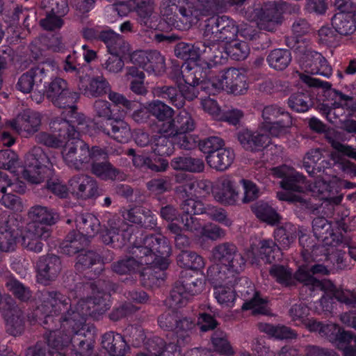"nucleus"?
Masks as SVG:
<instances>
[{"mask_svg": "<svg viewBox=\"0 0 356 356\" xmlns=\"http://www.w3.org/2000/svg\"><path fill=\"white\" fill-rule=\"evenodd\" d=\"M147 109L158 120L156 125L158 133L161 134V125L171 120L174 115V110L160 100H154L148 104Z\"/></svg>", "mask_w": 356, "mask_h": 356, "instance_id": "obj_40", "label": "nucleus"}, {"mask_svg": "<svg viewBox=\"0 0 356 356\" xmlns=\"http://www.w3.org/2000/svg\"><path fill=\"white\" fill-rule=\"evenodd\" d=\"M104 156L91 158L90 166L91 172L102 180H115L120 178V172L108 161V154L102 149Z\"/></svg>", "mask_w": 356, "mask_h": 356, "instance_id": "obj_26", "label": "nucleus"}, {"mask_svg": "<svg viewBox=\"0 0 356 356\" xmlns=\"http://www.w3.org/2000/svg\"><path fill=\"white\" fill-rule=\"evenodd\" d=\"M100 284L99 281L97 284L90 282L83 284L82 291H80L83 297L78 300H71L67 297L70 307L56 320L61 325L65 336L70 337V344H72L76 355L90 356L92 352L95 327L86 323L87 318H98L110 307L107 302L110 294L100 291L98 289Z\"/></svg>", "mask_w": 356, "mask_h": 356, "instance_id": "obj_1", "label": "nucleus"}, {"mask_svg": "<svg viewBox=\"0 0 356 356\" xmlns=\"http://www.w3.org/2000/svg\"><path fill=\"white\" fill-rule=\"evenodd\" d=\"M314 236L326 245H334L339 241V236L334 232L332 224L323 217H317L312 221Z\"/></svg>", "mask_w": 356, "mask_h": 356, "instance_id": "obj_33", "label": "nucleus"}, {"mask_svg": "<svg viewBox=\"0 0 356 356\" xmlns=\"http://www.w3.org/2000/svg\"><path fill=\"white\" fill-rule=\"evenodd\" d=\"M52 165L44 150L33 147L25 156L22 177L31 184H38L51 174Z\"/></svg>", "mask_w": 356, "mask_h": 356, "instance_id": "obj_9", "label": "nucleus"}, {"mask_svg": "<svg viewBox=\"0 0 356 356\" xmlns=\"http://www.w3.org/2000/svg\"><path fill=\"white\" fill-rule=\"evenodd\" d=\"M220 16L213 15L205 21L204 41L206 43L220 42Z\"/></svg>", "mask_w": 356, "mask_h": 356, "instance_id": "obj_52", "label": "nucleus"}, {"mask_svg": "<svg viewBox=\"0 0 356 356\" xmlns=\"http://www.w3.org/2000/svg\"><path fill=\"white\" fill-rule=\"evenodd\" d=\"M196 123L192 115L182 110L172 118L171 120L162 124L161 134L175 137L179 134H189L195 130Z\"/></svg>", "mask_w": 356, "mask_h": 356, "instance_id": "obj_23", "label": "nucleus"}, {"mask_svg": "<svg viewBox=\"0 0 356 356\" xmlns=\"http://www.w3.org/2000/svg\"><path fill=\"white\" fill-rule=\"evenodd\" d=\"M196 327L195 321L189 318H183L178 320L174 329L177 337V345L175 346L180 348L181 346L191 341V336L193 333Z\"/></svg>", "mask_w": 356, "mask_h": 356, "instance_id": "obj_43", "label": "nucleus"}, {"mask_svg": "<svg viewBox=\"0 0 356 356\" xmlns=\"http://www.w3.org/2000/svg\"><path fill=\"white\" fill-rule=\"evenodd\" d=\"M207 279L213 286V295L218 303L223 307H233L237 296L234 287L238 276H235L234 282H229L227 275L220 274L216 267L210 270Z\"/></svg>", "mask_w": 356, "mask_h": 356, "instance_id": "obj_11", "label": "nucleus"}, {"mask_svg": "<svg viewBox=\"0 0 356 356\" xmlns=\"http://www.w3.org/2000/svg\"><path fill=\"white\" fill-rule=\"evenodd\" d=\"M108 223L109 227L102 236L103 242L106 244L114 243L119 241L121 237L122 245H126L125 238L129 235L132 227H129L123 220L117 216L109 219Z\"/></svg>", "mask_w": 356, "mask_h": 356, "instance_id": "obj_29", "label": "nucleus"}, {"mask_svg": "<svg viewBox=\"0 0 356 356\" xmlns=\"http://www.w3.org/2000/svg\"><path fill=\"white\" fill-rule=\"evenodd\" d=\"M69 190L78 198L83 200L95 197L97 193V183L94 178L86 175L72 177L68 181Z\"/></svg>", "mask_w": 356, "mask_h": 356, "instance_id": "obj_24", "label": "nucleus"}, {"mask_svg": "<svg viewBox=\"0 0 356 356\" xmlns=\"http://www.w3.org/2000/svg\"><path fill=\"white\" fill-rule=\"evenodd\" d=\"M335 163L334 154L321 148L309 149L303 158V167L311 175L330 168Z\"/></svg>", "mask_w": 356, "mask_h": 356, "instance_id": "obj_20", "label": "nucleus"}, {"mask_svg": "<svg viewBox=\"0 0 356 356\" xmlns=\"http://www.w3.org/2000/svg\"><path fill=\"white\" fill-rule=\"evenodd\" d=\"M350 332L344 330L338 324L326 323L323 326L321 330V337L326 338L336 348L341 346V341Z\"/></svg>", "mask_w": 356, "mask_h": 356, "instance_id": "obj_49", "label": "nucleus"}, {"mask_svg": "<svg viewBox=\"0 0 356 356\" xmlns=\"http://www.w3.org/2000/svg\"><path fill=\"white\" fill-rule=\"evenodd\" d=\"M204 47L200 53V58L205 62L204 65L208 69L218 64H224L227 59L225 47L219 42L206 43L203 42Z\"/></svg>", "mask_w": 356, "mask_h": 356, "instance_id": "obj_31", "label": "nucleus"}, {"mask_svg": "<svg viewBox=\"0 0 356 356\" xmlns=\"http://www.w3.org/2000/svg\"><path fill=\"white\" fill-rule=\"evenodd\" d=\"M270 275L275 280L284 286L294 284L293 273L291 269L282 265H273L269 270Z\"/></svg>", "mask_w": 356, "mask_h": 356, "instance_id": "obj_60", "label": "nucleus"}, {"mask_svg": "<svg viewBox=\"0 0 356 356\" xmlns=\"http://www.w3.org/2000/svg\"><path fill=\"white\" fill-rule=\"evenodd\" d=\"M211 261L213 264L208 268L207 275L213 268L227 275L229 282H234L235 276L244 270L245 259L232 243L225 242L216 245L211 250Z\"/></svg>", "mask_w": 356, "mask_h": 356, "instance_id": "obj_6", "label": "nucleus"}, {"mask_svg": "<svg viewBox=\"0 0 356 356\" xmlns=\"http://www.w3.org/2000/svg\"><path fill=\"white\" fill-rule=\"evenodd\" d=\"M298 227L291 222H286L274 232L275 240L283 248H288L297 237Z\"/></svg>", "mask_w": 356, "mask_h": 356, "instance_id": "obj_44", "label": "nucleus"}, {"mask_svg": "<svg viewBox=\"0 0 356 356\" xmlns=\"http://www.w3.org/2000/svg\"><path fill=\"white\" fill-rule=\"evenodd\" d=\"M78 86L79 90L88 97H99L111 90L109 83L102 75L92 78L80 76Z\"/></svg>", "mask_w": 356, "mask_h": 356, "instance_id": "obj_27", "label": "nucleus"}, {"mask_svg": "<svg viewBox=\"0 0 356 356\" xmlns=\"http://www.w3.org/2000/svg\"><path fill=\"white\" fill-rule=\"evenodd\" d=\"M170 136H155L153 142L151 143L152 152L159 156H168L173 154L175 147L173 142L170 139Z\"/></svg>", "mask_w": 356, "mask_h": 356, "instance_id": "obj_53", "label": "nucleus"}, {"mask_svg": "<svg viewBox=\"0 0 356 356\" xmlns=\"http://www.w3.org/2000/svg\"><path fill=\"white\" fill-rule=\"evenodd\" d=\"M51 236V229L45 226L34 223L28 224L22 236V245L28 250L40 253L42 251L44 244Z\"/></svg>", "mask_w": 356, "mask_h": 356, "instance_id": "obj_22", "label": "nucleus"}, {"mask_svg": "<svg viewBox=\"0 0 356 356\" xmlns=\"http://www.w3.org/2000/svg\"><path fill=\"white\" fill-rule=\"evenodd\" d=\"M54 133V131H53ZM58 136L54 134L42 131L38 134L35 137V142L51 148H58L63 146L64 139L67 138V134L61 135L58 132Z\"/></svg>", "mask_w": 356, "mask_h": 356, "instance_id": "obj_63", "label": "nucleus"}, {"mask_svg": "<svg viewBox=\"0 0 356 356\" xmlns=\"http://www.w3.org/2000/svg\"><path fill=\"white\" fill-rule=\"evenodd\" d=\"M280 186L285 191L278 192L277 197L280 200L289 202H300L307 205L303 193L307 187L305 177L296 170L280 181Z\"/></svg>", "mask_w": 356, "mask_h": 356, "instance_id": "obj_14", "label": "nucleus"}, {"mask_svg": "<svg viewBox=\"0 0 356 356\" xmlns=\"http://www.w3.org/2000/svg\"><path fill=\"white\" fill-rule=\"evenodd\" d=\"M235 158L234 151L230 148H222L207 155V164L217 171H225L232 164Z\"/></svg>", "mask_w": 356, "mask_h": 356, "instance_id": "obj_35", "label": "nucleus"}, {"mask_svg": "<svg viewBox=\"0 0 356 356\" xmlns=\"http://www.w3.org/2000/svg\"><path fill=\"white\" fill-rule=\"evenodd\" d=\"M170 165L174 170L193 173L203 172L205 167L202 159L188 156L175 157L171 161Z\"/></svg>", "mask_w": 356, "mask_h": 356, "instance_id": "obj_39", "label": "nucleus"}, {"mask_svg": "<svg viewBox=\"0 0 356 356\" xmlns=\"http://www.w3.org/2000/svg\"><path fill=\"white\" fill-rule=\"evenodd\" d=\"M17 234L8 225L7 220L0 225V250L4 252L14 250L16 245Z\"/></svg>", "mask_w": 356, "mask_h": 356, "instance_id": "obj_55", "label": "nucleus"}, {"mask_svg": "<svg viewBox=\"0 0 356 356\" xmlns=\"http://www.w3.org/2000/svg\"><path fill=\"white\" fill-rule=\"evenodd\" d=\"M238 139L241 145L247 150L257 152L265 148L270 142L268 135L250 130H244L238 133Z\"/></svg>", "mask_w": 356, "mask_h": 356, "instance_id": "obj_34", "label": "nucleus"}, {"mask_svg": "<svg viewBox=\"0 0 356 356\" xmlns=\"http://www.w3.org/2000/svg\"><path fill=\"white\" fill-rule=\"evenodd\" d=\"M291 61V52L284 49H275L271 51L267 57L269 66L276 70L286 69Z\"/></svg>", "mask_w": 356, "mask_h": 356, "instance_id": "obj_47", "label": "nucleus"}, {"mask_svg": "<svg viewBox=\"0 0 356 356\" xmlns=\"http://www.w3.org/2000/svg\"><path fill=\"white\" fill-rule=\"evenodd\" d=\"M41 123V114L27 109L20 113L16 118L7 121L6 125L17 134H26L25 136L27 137L35 134L40 129Z\"/></svg>", "mask_w": 356, "mask_h": 356, "instance_id": "obj_19", "label": "nucleus"}, {"mask_svg": "<svg viewBox=\"0 0 356 356\" xmlns=\"http://www.w3.org/2000/svg\"><path fill=\"white\" fill-rule=\"evenodd\" d=\"M239 31L238 26L236 22L226 15L220 16V42L226 43L234 40Z\"/></svg>", "mask_w": 356, "mask_h": 356, "instance_id": "obj_54", "label": "nucleus"}, {"mask_svg": "<svg viewBox=\"0 0 356 356\" xmlns=\"http://www.w3.org/2000/svg\"><path fill=\"white\" fill-rule=\"evenodd\" d=\"M300 11L298 3H289L285 1L270 3L261 9L257 26L261 30L273 31L282 22V13H297Z\"/></svg>", "mask_w": 356, "mask_h": 356, "instance_id": "obj_13", "label": "nucleus"}, {"mask_svg": "<svg viewBox=\"0 0 356 356\" xmlns=\"http://www.w3.org/2000/svg\"><path fill=\"white\" fill-rule=\"evenodd\" d=\"M261 118L259 129L273 137L288 134L293 124L291 114L277 104L266 106L262 110Z\"/></svg>", "mask_w": 356, "mask_h": 356, "instance_id": "obj_8", "label": "nucleus"}, {"mask_svg": "<svg viewBox=\"0 0 356 356\" xmlns=\"http://www.w3.org/2000/svg\"><path fill=\"white\" fill-rule=\"evenodd\" d=\"M28 217L33 221L31 223L51 226L56 222L58 216L53 209L37 204L29 209Z\"/></svg>", "mask_w": 356, "mask_h": 356, "instance_id": "obj_36", "label": "nucleus"}, {"mask_svg": "<svg viewBox=\"0 0 356 356\" xmlns=\"http://www.w3.org/2000/svg\"><path fill=\"white\" fill-rule=\"evenodd\" d=\"M145 345L147 351V353H145L147 356H160L163 353L165 348H166L168 351H170V350H172L174 347L175 348V345L172 343H169L165 346L163 339L157 337L148 339L145 343Z\"/></svg>", "mask_w": 356, "mask_h": 356, "instance_id": "obj_64", "label": "nucleus"}, {"mask_svg": "<svg viewBox=\"0 0 356 356\" xmlns=\"http://www.w3.org/2000/svg\"><path fill=\"white\" fill-rule=\"evenodd\" d=\"M183 67L181 74L185 85L179 88L180 92L184 97V101L186 99L193 100L198 95L196 86L203 84L207 76V72L206 70H203L204 67H201L198 65L191 67L188 64Z\"/></svg>", "mask_w": 356, "mask_h": 356, "instance_id": "obj_16", "label": "nucleus"}, {"mask_svg": "<svg viewBox=\"0 0 356 356\" xmlns=\"http://www.w3.org/2000/svg\"><path fill=\"white\" fill-rule=\"evenodd\" d=\"M124 220L146 229H153L156 225V218L152 211L143 207H135L122 214Z\"/></svg>", "mask_w": 356, "mask_h": 356, "instance_id": "obj_30", "label": "nucleus"}, {"mask_svg": "<svg viewBox=\"0 0 356 356\" xmlns=\"http://www.w3.org/2000/svg\"><path fill=\"white\" fill-rule=\"evenodd\" d=\"M336 99L327 112V118L332 119V115H336L338 110H347L350 112L356 111V101L353 97L337 92Z\"/></svg>", "mask_w": 356, "mask_h": 356, "instance_id": "obj_50", "label": "nucleus"}, {"mask_svg": "<svg viewBox=\"0 0 356 356\" xmlns=\"http://www.w3.org/2000/svg\"><path fill=\"white\" fill-rule=\"evenodd\" d=\"M213 195L215 200L220 204H234L238 199L239 192L233 176L226 175L218 179L213 188Z\"/></svg>", "mask_w": 356, "mask_h": 356, "instance_id": "obj_21", "label": "nucleus"}, {"mask_svg": "<svg viewBox=\"0 0 356 356\" xmlns=\"http://www.w3.org/2000/svg\"><path fill=\"white\" fill-rule=\"evenodd\" d=\"M36 280L44 286H49L55 282L61 273L62 261L55 254L40 257L36 262Z\"/></svg>", "mask_w": 356, "mask_h": 356, "instance_id": "obj_15", "label": "nucleus"}, {"mask_svg": "<svg viewBox=\"0 0 356 356\" xmlns=\"http://www.w3.org/2000/svg\"><path fill=\"white\" fill-rule=\"evenodd\" d=\"M334 184L327 182L321 179H318L311 186L310 190L314 195L318 197L321 200H325L334 204H339L343 197L341 195L332 196Z\"/></svg>", "mask_w": 356, "mask_h": 356, "instance_id": "obj_42", "label": "nucleus"}, {"mask_svg": "<svg viewBox=\"0 0 356 356\" xmlns=\"http://www.w3.org/2000/svg\"><path fill=\"white\" fill-rule=\"evenodd\" d=\"M204 286L202 278L183 275L181 280L175 284L170 292L166 304L170 307L178 309L186 305L191 297L202 292Z\"/></svg>", "mask_w": 356, "mask_h": 356, "instance_id": "obj_10", "label": "nucleus"}, {"mask_svg": "<svg viewBox=\"0 0 356 356\" xmlns=\"http://www.w3.org/2000/svg\"><path fill=\"white\" fill-rule=\"evenodd\" d=\"M74 221L76 228L79 229L77 233L82 234L86 238L95 236L99 229V220L91 213L79 214L76 216Z\"/></svg>", "mask_w": 356, "mask_h": 356, "instance_id": "obj_38", "label": "nucleus"}, {"mask_svg": "<svg viewBox=\"0 0 356 356\" xmlns=\"http://www.w3.org/2000/svg\"><path fill=\"white\" fill-rule=\"evenodd\" d=\"M145 70L149 73L159 74L165 70L164 57L158 51H148Z\"/></svg>", "mask_w": 356, "mask_h": 356, "instance_id": "obj_61", "label": "nucleus"}, {"mask_svg": "<svg viewBox=\"0 0 356 356\" xmlns=\"http://www.w3.org/2000/svg\"><path fill=\"white\" fill-rule=\"evenodd\" d=\"M300 56V64L307 73L318 74L326 78H330L332 74V67L323 55L311 49H306L304 51L298 50Z\"/></svg>", "mask_w": 356, "mask_h": 356, "instance_id": "obj_17", "label": "nucleus"}, {"mask_svg": "<svg viewBox=\"0 0 356 356\" xmlns=\"http://www.w3.org/2000/svg\"><path fill=\"white\" fill-rule=\"evenodd\" d=\"M102 344L111 356H124L130 350L124 337L111 331L102 336Z\"/></svg>", "mask_w": 356, "mask_h": 356, "instance_id": "obj_32", "label": "nucleus"}, {"mask_svg": "<svg viewBox=\"0 0 356 356\" xmlns=\"http://www.w3.org/2000/svg\"><path fill=\"white\" fill-rule=\"evenodd\" d=\"M196 2L188 0H163L161 3V14L171 27L186 30L199 22Z\"/></svg>", "mask_w": 356, "mask_h": 356, "instance_id": "obj_5", "label": "nucleus"}, {"mask_svg": "<svg viewBox=\"0 0 356 356\" xmlns=\"http://www.w3.org/2000/svg\"><path fill=\"white\" fill-rule=\"evenodd\" d=\"M101 257L95 252L81 250L77 257L75 267L77 270L83 271L90 268L94 264H99V270L102 271L103 270V264L101 263Z\"/></svg>", "mask_w": 356, "mask_h": 356, "instance_id": "obj_58", "label": "nucleus"}, {"mask_svg": "<svg viewBox=\"0 0 356 356\" xmlns=\"http://www.w3.org/2000/svg\"><path fill=\"white\" fill-rule=\"evenodd\" d=\"M258 328L261 332L266 333L269 337L277 339H287L296 337V333L285 325H274L273 324L260 323L258 324Z\"/></svg>", "mask_w": 356, "mask_h": 356, "instance_id": "obj_46", "label": "nucleus"}, {"mask_svg": "<svg viewBox=\"0 0 356 356\" xmlns=\"http://www.w3.org/2000/svg\"><path fill=\"white\" fill-rule=\"evenodd\" d=\"M207 84L216 91L222 90L236 95L244 94L248 88L245 75L236 68L220 72L215 77L210 78Z\"/></svg>", "mask_w": 356, "mask_h": 356, "instance_id": "obj_12", "label": "nucleus"}, {"mask_svg": "<svg viewBox=\"0 0 356 356\" xmlns=\"http://www.w3.org/2000/svg\"><path fill=\"white\" fill-rule=\"evenodd\" d=\"M204 47L202 41L196 42L194 44L179 42L175 49V54L177 57L183 60H196L200 58V53Z\"/></svg>", "mask_w": 356, "mask_h": 356, "instance_id": "obj_45", "label": "nucleus"}, {"mask_svg": "<svg viewBox=\"0 0 356 356\" xmlns=\"http://www.w3.org/2000/svg\"><path fill=\"white\" fill-rule=\"evenodd\" d=\"M128 241L134 245L131 250L134 257L113 263V272L120 275L140 272L143 276L145 270L159 268L164 270L168 268L172 248L165 236L161 234L146 236L143 238L142 244L136 243L133 236H130Z\"/></svg>", "mask_w": 356, "mask_h": 356, "instance_id": "obj_2", "label": "nucleus"}, {"mask_svg": "<svg viewBox=\"0 0 356 356\" xmlns=\"http://www.w3.org/2000/svg\"><path fill=\"white\" fill-rule=\"evenodd\" d=\"M88 238L76 231L70 232L65 239L60 243V252L69 256L75 254L83 250L88 245Z\"/></svg>", "mask_w": 356, "mask_h": 356, "instance_id": "obj_37", "label": "nucleus"}, {"mask_svg": "<svg viewBox=\"0 0 356 356\" xmlns=\"http://www.w3.org/2000/svg\"><path fill=\"white\" fill-rule=\"evenodd\" d=\"M332 25L341 35L353 34L356 30L353 15L349 13L339 12L332 18Z\"/></svg>", "mask_w": 356, "mask_h": 356, "instance_id": "obj_41", "label": "nucleus"}, {"mask_svg": "<svg viewBox=\"0 0 356 356\" xmlns=\"http://www.w3.org/2000/svg\"><path fill=\"white\" fill-rule=\"evenodd\" d=\"M211 341L214 350L221 354L232 355L234 351L228 341L227 334L222 330L215 331L211 337Z\"/></svg>", "mask_w": 356, "mask_h": 356, "instance_id": "obj_57", "label": "nucleus"}, {"mask_svg": "<svg viewBox=\"0 0 356 356\" xmlns=\"http://www.w3.org/2000/svg\"><path fill=\"white\" fill-rule=\"evenodd\" d=\"M252 209L259 220L269 225H274L280 220V215L266 203L258 202L252 207Z\"/></svg>", "mask_w": 356, "mask_h": 356, "instance_id": "obj_51", "label": "nucleus"}, {"mask_svg": "<svg viewBox=\"0 0 356 356\" xmlns=\"http://www.w3.org/2000/svg\"><path fill=\"white\" fill-rule=\"evenodd\" d=\"M46 95L55 106L65 110L59 118L74 119L75 116H84L76 111L75 104L79 98V93L70 90L65 80L61 78L53 79L46 88Z\"/></svg>", "mask_w": 356, "mask_h": 356, "instance_id": "obj_7", "label": "nucleus"}, {"mask_svg": "<svg viewBox=\"0 0 356 356\" xmlns=\"http://www.w3.org/2000/svg\"><path fill=\"white\" fill-rule=\"evenodd\" d=\"M50 65L51 63H46ZM44 64L32 67L22 74L18 79L16 88L23 93H29L32 90H38V88L43 79L47 76L48 70L45 69Z\"/></svg>", "mask_w": 356, "mask_h": 356, "instance_id": "obj_25", "label": "nucleus"}, {"mask_svg": "<svg viewBox=\"0 0 356 356\" xmlns=\"http://www.w3.org/2000/svg\"><path fill=\"white\" fill-rule=\"evenodd\" d=\"M177 264L182 268L192 270H199L204 266L203 258L191 251H182L177 256Z\"/></svg>", "mask_w": 356, "mask_h": 356, "instance_id": "obj_56", "label": "nucleus"}, {"mask_svg": "<svg viewBox=\"0 0 356 356\" xmlns=\"http://www.w3.org/2000/svg\"><path fill=\"white\" fill-rule=\"evenodd\" d=\"M7 332L13 336L22 333L24 327V314L15 300L8 297L1 307Z\"/></svg>", "mask_w": 356, "mask_h": 356, "instance_id": "obj_18", "label": "nucleus"}, {"mask_svg": "<svg viewBox=\"0 0 356 356\" xmlns=\"http://www.w3.org/2000/svg\"><path fill=\"white\" fill-rule=\"evenodd\" d=\"M99 130L116 141L125 143L131 137V128L128 123L120 118L111 119L101 126Z\"/></svg>", "mask_w": 356, "mask_h": 356, "instance_id": "obj_28", "label": "nucleus"}, {"mask_svg": "<svg viewBox=\"0 0 356 356\" xmlns=\"http://www.w3.org/2000/svg\"><path fill=\"white\" fill-rule=\"evenodd\" d=\"M225 47L227 57L229 56L236 60H244L249 54V47L248 44L243 41L234 40L228 42Z\"/></svg>", "mask_w": 356, "mask_h": 356, "instance_id": "obj_62", "label": "nucleus"}, {"mask_svg": "<svg viewBox=\"0 0 356 356\" xmlns=\"http://www.w3.org/2000/svg\"><path fill=\"white\" fill-rule=\"evenodd\" d=\"M154 91L159 97L166 99L177 108H182L184 105V97L180 92V89L176 87L164 86L157 87Z\"/></svg>", "mask_w": 356, "mask_h": 356, "instance_id": "obj_48", "label": "nucleus"}, {"mask_svg": "<svg viewBox=\"0 0 356 356\" xmlns=\"http://www.w3.org/2000/svg\"><path fill=\"white\" fill-rule=\"evenodd\" d=\"M6 286L15 297L21 301L26 302L32 297V292L29 287L15 278H9L6 282Z\"/></svg>", "mask_w": 356, "mask_h": 356, "instance_id": "obj_59", "label": "nucleus"}, {"mask_svg": "<svg viewBox=\"0 0 356 356\" xmlns=\"http://www.w3.org/2000/svg\"><path fill=\"white\" fill-rule=\"evenodd\" d=\"M40 305L33 312L35 321H42L44 328L49 331L47 339L49 356H65L62 352L70 345V337L65 336L61 325L57 328V314L69 305V298L60 291L44 289L39 292Z\"/></svg>", "mask_w": 356, "mask_h": 356, "instance_id": "obj_4", "label": "nucleus"}, {"mask_svg": "<svg viewBox=\"0 0 356 356\" xmlns=\"http://www.w3.org/2000/svg\"><path fill=\"white\" fill-rule=\"evenodd\" d=\"M74 119L54 118L49 127L52 131L67 134L68 139L63 146L61 155L64 163L72 169L83 170L89 168L91 158L104 156L102 148L89 145L79 138L81 133L88 132V122L85 116H75Z\"/></svg>", "mask_w": 356, "mask_h": 356, "instance_id": "obj_3", "label": "nucleus"}]
</instances>
